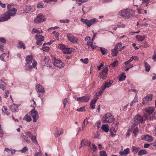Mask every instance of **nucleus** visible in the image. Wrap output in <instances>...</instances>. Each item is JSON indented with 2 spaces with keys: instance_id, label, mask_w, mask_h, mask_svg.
I'll return each mask as SVG.
<instances>
[{
  "instance_id": "1a4fd4ad",
  "label": "nucleus",
  "mask_w": 156,
  "mask_h": 156,
  "mask_svg": "<svg viewBox=\"0 0 156 156\" xmlns=\"http://www.w3.org/2000/svg\"><path fill=\"white\" fill-rule=\"evenodd\" d=\"M30 115L33 119V122H36L39 118L38 114L36 110L35 109L32 110L30 112Z\"/></svg>"
},
{
  "instance_id": "49530a36",
  "label": "nucleus",
  "mask_w": 156,
  "mask_h": 156,
  "mask_svg": "<svg viewBox=\"0 0 156 156\" xmlns=\"http://www.w3.org/2000/svg\"><path fill=\"white\" fill-rule=\"evenodd\" d=\"M58 47L59 48L62 50H64L65 48V46L62 44H59Z\"/></svg>"
},
{
  "instance_id": "6e6552de",
  "label": "nucleus",
  "mask_w": 156,
  "mask_h": 156,
  "mask_svg": "<svg viewBox=\"0 0 156 156\" xmlns=\"http://www.w3.org/2000/svg\"><path fill=\"white\" fill-rule=\"evenodd\" d=\"M30 64L26 63L25 68L27 70H31L33 67L37 69L36 67L37 64V62L35 59H34L33 60V62L32 64V66L30 65Z\"/></svg>"
},
{
  "instance_id": "680f3d73",
  "label": "nucleus",
  "mask_w": 156,
  "mask_h": 156,
  "mask_svg": "<svg viewBox=\"0 0 156 156\" xmlns=\"http://www.w3.org/2000/svg\"><path fill=\"white\" fill-rule=\"evenodd\" d=\"M98 99V98L97 97L95 98L94 99L92 100L90 102V103L94 104L96 103V102L97 101Z\"/></svg>"
},
{
  "instance_id": "58836bf2",
  "label": "nucleus",
  "mask_w": 156,
  "mask_h": 156,
  "mask_svg": "<svg viewBox=\"0 0 156 156\" xmlns=\"http://www.w3.org/2000/svg\"><path fill=\"white\" fill-rule=\"evenodd\" d=\"M112 56H116L118 55V51L115 50V49H112Z\"/></svg>"
},
{
  "instance_id": "e433bc0d",
  "label": "nucleus",
  "mask_w": 156,
  "mask_h": 156,
  "mask_svg": "<svg viewBox=\"0 0 156 156\" xmlns=\"http://www.w3.org/2000/svg\"><path fill=\"white\" fill-rule=\"evenodd\" d=\"M4 108L2 109V111L3 112L6 114L7 115H8L9 113L7 112V108L5 106H3Z\"/></svg>"
},
{
  "instance_id": "052dcab7",
  "label": "nucleus",
  "mask_w": 156,
  "mask_h": 156,
  "mask_svg": "<svg viewBox=\"0 0 156 156\" xmlns=\"http://www.w3.org/2000/svg\"><path fill=\"white\" fill-rule=\"evenodd\" d=\"M5 53H3L2 54L0 55V59L2 61H4V55Z\"/></svg>"
},
{
  "instance_id": "c03bdc74",
  "label": "nucleus",
  "mask_w": 156,
  "mask_h": 156,
  "mask_svg": "<svg viewBox=\"0 0 156 156\" xmlns=\"http://www.w3.org/2000/svg\"><path fill=\"white\" fill-rule=\"evenodd\" d=\"M67 98H65L62 100V102L64 104V108L66 107V104L67 103L68 101L67 100Z\"/></svg>"
},
{
  "instance_id": "f03ea898",
  "label": "nucleus",
  "mask_w": 156,
  "mask_h": 156,
  "mask_svg": "<svg viewBox=\"0 0 156 156\" xmlns=\"http://www.w3.org/2000/svg\"><path fill=\"white\" fill-rule=\"evenodd\" d=\"M115 119L113 115L108 113L104 115L102 118V122L103 123L112 122Z\"/></svg>"
},
{
  "instance_id": "864d4df0",
  "label": "nucleus",
  "mask_w": 156,
  "mask_h": 156,
  "mask_svg": "<svg viewBox=\"0 0 156 156\" xmlns=\"http://www.w3.org/2000/svg\"><path fill=\"white\" fill-rule=\"evenodd\" d=\"M56 131H55V134H54L55 136L56 137L59 136V131L58 130L57 127L56 128Z\"/></svg>"
},
{
  "instance_id": "6ab92c4d",
  "label": "nucleus",
  "mask_w": 156,
  "mask_h": 156,
  "mask_svg": "<svg viewBox=\"0 0 156 156\" xmlns=\"http://www.w3.org/2000/svg\"><path fill=\"white\" fill-rule=\"evenodd\" d=\"M87 45L89 48L94 49L96 47H97L96 46L94 45L93 44V41L91 40L90 41H88L87 42Z\"/></svg>"
},
{
  "instance_id": "4468645a",
  "label": "nucleus",
  "mask_w": 156,
  "mask_h": 156,
  "mask_svg": "<svg viewBox=\"0 0 156 156\" xmlns=\"http://www.w3.org/2000/svg\"><path fill=\"white\" fill-rule=\"evenodd\" d=\"M7 11L9 14L10 16H14L16 14V12L17 11V9L14 8H12V9H7Z\"/></svg>"
},
{
  "instance_id": "4c0bfd02",
  "label": "nucleus",
  "mask_w": 156,
  "mask_h": 156,
  "mask_svg": "<svg viewBox=\"0 0 156 156\" xmlns=\"http://www.w3.org/2000/svg\"><path fill=\"white\" fill-rule=\"evenodd\" d=\"M24 134L25 135L27 136L28 137V138H30L33 135L32 133L30 132H25Z\"/></svg>"
},
{
  "instance_id": "9b49d317",
  "label": "nucleus",
  "mask_w": 156,
  "mask_h": 156,
  "mask_svg": "<svg viewBox=\"0 0 156 156\" xmlns=\"http://www.w3.org/2000/svg\"><path fill=\"white\" fill-rule=\"evenodd\" d=\"M45 20L43 16V15L41 13L39 14L36 19L34 20V22L36 23H39L42 22Z\"/></svg>"
},
{
  "instance_id": "cd10ccee",
  "label": "nucleus",
  "mask_w": 156,
  "mask_h": 156,
  "mask_svg": "<svg viewBox=\"0 0 156 156\" xmlns=\"http://www.w3.org/2000/svg\"><path fill=\"white\" fill-rule=\"evenodd\" d=\"M21 137L23 139V140L25 142H27L28 143L30 142V140L28 138V137L27 136L25 135H21Z\"/></svg>"
},
{
  "instance_id": "ddd939ff",
  "label": "nucleus",
  "mask_w": 156,
  "mask_h": 156,
  "mask_svg": "<svg viewBox=\"0 0 156 156\" xmlns=\"http://www.w3.org/2000/svg\"><path fill=\"white\" fill-rule=\"evenodd\" d=\"M104 68L101 73L100 75V77L103 80L105 79L107 77L108 71V69L107 67Z\"/></svg>"
},
{
  "instance_id": "f704fd0d",
  "label": "nucleus",
  "mask_w": 156,
  "mask_h": 156,
  "mask_svg": "<svg viewBox=\"0 0 156 156\" xmlns=\"http://www.w3.org/2000/svg\"><path fill=\"white\" fill-rule=\"evenodd\" d=\"M126 78V76L124 75V73L122 74L119 77V80L120 81H122L124 80Z\"/></svg>"
},
{
  "instance_id": "2eb2a0df",
  "label": "nucleus",
  "mask_w": 156,
  "mask_h": 156,
  "mask_svg": "<svg viewBox=\"0 0 156 156\" xmlns=\"http://www.w3.org/2000/svg\"><path fill=\"white\" fill-rule=\"evenodd\" d=\"M10 17L9 14L6 12L3 14V16L1 17L2 20L3 21H6L10 19Z\"/></svg>"
},
{
  "instance_id": "ea45409f",
  "label": "nucleus",
  "mask_w": 156,
  "mask_h": 156,
  "mask_svg": "<svg viewBox=\"0 0 156 156\" xmlns=\"http://www.w3.org/2000/svg\"><path fill=\"white\" fill-rule=\"evenodd\" d=\"M31 140L34 143H37V141L36 140V137L35 136L32 135L31 136Z\"/></svg>"
},
{
  "instance_id": "c756f323",
  "label": "nucleus",
  "mask_w": 156,
  "mask_h": 156,
  "mask_svg": "<svg viewBox=\"0 0 156 156\" xmlns=\"http://www.w3.org/2000/svg\"><path fill=\"white\" fill-rule=\"evenodd\" d=\"M129 151V149L128 148L125 149L123 151L120 152V154L121 155L128 154Z\"/></svg>"
},
{
  "instance_id": "3c124183",
  "label": "nucleus",
  "mask_w": 156,
  "mask_h": 156,
  "mask_svg": "<svg viewBox=\"0 0 156 156\" xmlns=\"http://www.w3.org/2000/svg\"><path fill=\"white\" fill-rule=\"evenodd\" d=\"M91 149H93V151H96L97 149V147L94 144H92V146L91 147V145H90V147H89Z\"/></svg>"
},
{
  "instance_id": "79ce46f5",
  "label": "nucleus",
  "mask_w": 156,
  "mask_h": 156,
  "mask_svg": "<svg viewBox=\"0 0 156 156\" xmlns=\"http://www.w3.org/2000/svg\"><path fill=\"white\" fill-rule=\"evenodd\" d=\"M42 32V31H41V32L39 31V30H37L36 29H33V30L32 31L31 33H37L38 34H40Z\"/></svg>"
},
{
  "instance_id": "7ed1b4c3",
  "label": "nucleus",
  "mask_w": 156,
  "mask_h": 156,
  "mask_svg": "<svg viewBox=\"0 0 156 156\" xmlns=\"http://www.w3.org/2000/svg\"><path fill=\"white\" fill-rule=\"evenodd\" d=\"M80 21L86 24L88 27H89L91 25L95 24L98 21V20L95 18L90 20L81 18L80 19Z\"/></svg>"
},
{
  "instance_id": "a19ab883",
  "label": "nucleus",
  "mask_w": 156,
  "mask_h": 156,
  "mask_svg": "<svg viewBox=\"0 0 156 156\" xmlns=\"http://www.w3.org/2000/svg\"><path fill=\"white\" fill-rule=\"evenodd\" d=\"M80 61L82 62L83 63L87 64L89 62V60L88 58H86L84 59H80Z\"/></svg>"
},
{
  "instance_id": "9d476101",
  "label": "nucleus",
  "mask_w": 156,
  "mask_h": 156,
  "mask_svg": "<svg viewBox=\"0 0 156 156\" xmlns=\"http://www.w3.org/2000/svg\"><path fill=\"white\" fill-rule=\"evenodd\" d=\"M152 94H149L143 98L142 104L145 105L151 101L152 100Z\"/></svg>"
},
{
  "instance_id": "0eeeda50",
  "label": "nucleus",
  "mask_w": 156,
  "mask_h": 156,
  "mask_svg": "<svg viewBox=\"0 0 156 156\" xmlns=\"http://www.w3.org/2000/svg\"><path fill=\"white\" fill-rule=\"evenodd\" d=\"M67 37L68 40L73 43H77L78 41V38L73 36L70 34H68L67 35Z\"/></svg>"
},
{
  "instance_id": "39448f33",
  "label": "nucleus",
  "mask_w": 156,
  "mask_h": 156,
  "mask_svg": "<svg viewBox=\"0 0 156 156\" xmlns=\"http://www.w3.org/2000/svg\"><path fill=\"white\" fill-rule=\"evenodd\" d=\"M90 96L89 95H86L84 96L79 98L75 97V99L78 101L81 102H87L89 100Z\"/></svg>"
},
{
  "instance_id": "5701e85b",
  "label": "nucleus",
  "mask_w": 156,
  "mask_h": 156,
  "mask_svg": "<svg viewBox=\"0 0 156 156\" xmlns=\"http://www.w3.org/2000/svg\"><path fill=\"white\" fill-rule=\"evenodd\" d=\"M18 107L16 104H13L10 107V110L12 112H16L18 109Z\"/></svg>"
},
{
  "instance_id": "423d86ee",
  "label": "nucleus",
  "mask_w": 156,
  "mask_h": 156,
  "mask_svg": "<svg viewBox=\"0 0 156 156\" xmlns=\"http://www.w3.org/2000/svg\"><path fill=\"white\" fill-rule=\"evenodd\" d=\"M154 110V108L152 107H150L147 108L145 109V111L146 112V114H144V117L145 119L148 118L149 116L151 115Z\"/></svg>"
},
{
  "instance_id": "bf43d9fd",
  "label": "nucleus",
  "mask_w": 156,
  "mask_h": 156,
  "mask_svg": "<svg viewBox=\"0 0 156 156\" xmlns=\"http://www.w3.org/2000/svg\"><path fill=\"white\" fill-rule=\"evenodd\" d=\"M0 42L5 43H6V40L5 38L0 37Z\"/></svg>"
},
{
  "instance_id": "e2e57ef3",
  "label": "nucleus",
  "mask_w": 156,
  "mask_h": 156,
  "mask_svg": "<svg viewBox=\"0 0 156 156\" xmlns=\"http://www.w3.org/2000/svg\"><path fill=\"white\" fill-rule=\"evenodd\" d=\"M34 156H42V155L41 152H35Z\"/></svg>"
},
{
  "instance_id": "f257e3e1",
  "label": "nucleus",
  "mask_w": 156,
  "mask_h": 156,
  "mask_svg": "<svg viewBox=\"0 0 156 156\" xmlns=\"http://www.w3.org/2000/svg\"><path fill=\"white\" fill-rule=\"evenodd\" d=\"M146 119H145L144 115L142 117L139 114H137L133 118V125L131 126L133 129L135 127V126L139 123H142Z\"/></svg>"
},
{
  "instance_id": "6e6d98bb",
  "label": "nucleus",
  "mask_w": 156,
  "mask_h": 156,
  "mask_svg": "<svg viewBox=\"0 0 156 156\" xmlns=\"http://www.w3.org/2000/svg\"><path fill=\"white\" fill-rule=\"evenodd\" d=\"M138 132V129L136 127V128H135L133 132V133L135 134V136H136V134Z\"/></svg>"
},
{
  "instance_id": "dca6fc26",
  "label": "nucleus",
  "mask_w": 156,
  "mask_h": 156,
  "mask_svg": "<svg viewBox=\"0 0 156 156\" xmlns=\"http://www.w3.org/2000/svg\"><path fill=\"white\" fill-rule=\"evenodd\" d=\"M91 144V143L90 142H89L87 140L85 139L82 140L80 143L81 146L88 145L89 147H90Z\"/></svg>"
},
{
  "instance_id": "393cba45",
  "label": "nucleus",
  "mask_w": 156,
  "mask_h": 156,
  "mask_svg": "<svg viewBox=\"0 0 156 156\" xmlns=\"http://www.w3.org/2000/svg\"><path fill=\"white\" fill-rule=\"evenodd\" d=\"M149 119L150 120H154L156 119V111L154 112L150 116L148 117Z\"/></svg>"
},
{
  "instance_id": "b1692460",
  "label": "nucleus",
  "mask_w": 156,
  "mask_h": 156,
  "mask_svg": "<svg viewBox=\"0 0 156 156\" xmlns=\"http://www.w3.org/2000/svg\"><path fill=\"white\" fill-rule=\"evenodd\" d=\"M136 37L138 41H142L146 38L147 36L145 35L141 36L140 35H137Z\"/></svg>"
},
{
  "instance_id": "8fccbe9b",
  "label": "nucleus",
  "mask_w": 156,
  "mask_h": 156,
  "mask_svg": "<svg viewBox=\"0 0 156 156\" xmlns=\"http://www.w3.org/2000/svg\"><path fill=\"white\" fill-rule=\"evenodd\" d=\"M28 148L27 147H24L21 150H20V151L22 153H24L26 151H28Z\"/></svg>"
},
{
  "instance_id": "13d9d810",
  "label": "nucleus",
  "mask_w": 156,
  "mask_h": 156,
  "mask_svg": "<svg viewBox=\"0 0 156 156\" xmlns=\"http://www.w3.org/2000/svg\"><path fill=\"white\" fill-rule=\"evenodd\" d=\"M132 61L133 60H138V58L137 56H133L131 58Z\"/></svg>"
},
{
  "instance_id": "0e129e2a",
  "label": "nucleus",
  "mask_w": 156,
  "mask_h": 156,
  "mask_svg": "<svg viewBox=\"0 0 156 156\" xmlns=\"http://www.w3.org/2000/svg\"><path fill=\"white\" fill-rule=\"evenodd\" d=\"M60 22L61 23H68L69 22V20H68L66 19V20H60Z\"/></svg>"
},
{
  "instance_id": "72a5a7b5",
  "label": "nucleus",
  "mask_w": 156,
  "mask_h": 156,
  "mask_svg": "<svg viewBox=\"0 0 156 156\" xmlns=\"http://www.w3.org/2000/svg\"><path fill=\"white\" fill-rule=\"evenodd\" d=\"M132 149H133L132 151H133V152L134 153L136 154L139 151L140 148L138 147H137L136 146H133V147H132Z\"/></svg>"
},
{
  "instance_id": "f8f14e48",
  "label": "nucleus",
  "mask_w": 156,
  "mask_h": 156,
  "mask_svg": "<svg viewBox=\"0 0 156 156\" xmlns=\"http://www.w3.org/2000/svg\"><path fill=\"white\" fill-rule=\"evenodd\" d=\"M53 64L54 66L59 68L63 67L64 66V64L61 60L58 59H55Z\"/></svg>"
},
{
  "instance_id": "338daca9",
  "label": "nucleus",
  "mask_w": 156,
  "mask_h": 156,
  "mask_svg": "<svg viewBox=\"0 0 156 156\" xmlns=\"http://www.w3.org/2000/svg\"><path fill=\"white\" fill-rule=\"evenodd\" d=\"M14 5V4H9L7 5V9H12L11 7Z\"/></svg>"
},
{
  "instance_id": "de8ad7c7",
  "label": "nucleus",
  "mask_w": 156,
  "mask_h": 156,
  "mask_svg": "<svg viewBox=\"0 0 156 156\" xmlns=\"http://www.w3.org/2000/svg\"><path fill=\"white\" fill-rule=\"evenodd\" d=\"M118 64V61L117 60H116L111 65L113 67H115Z\"/></svg>"
},
{
  "instance_id": "bb28decb",
  "label": "nucleus",
  "mask_w": 156,
  "mask_h": 156,
  "mask_svg": "<svg viewBox=\"0 0 156 156\" xmlns=\"http://www.w3.org/2000/svg\"><path fill=\"white\" fill-rule=\"evenodd\" d=\"M41 37V40H40L39 39H37V44L38 45H41L42 44V42L43 41L44 39V37L43 36H40Z\"/></svg>"
},
{
  "instance_id": "603ef678",
  "label": "nucleus",
  "mask_w": 156,
  "mask_h": 156,
  "mask_svg": "<svg viewBox=\"0 0 156 156\" xmlns=\"http://www.w3.org/2000/svg\"><path fill=\"white\" fill-rule=\"evenodd\" d=\"M44 7V5L43 3H40L37 5V7L38 8H43Z\"/></svg>"
},
{
  "instance_id": "4d7b16f0",
  "label": "nucleus",
  "mask_w": 156,
  "mask_h": 156,
  "mask_svg": "<svg viewBox=\"0 0 156 156\" xmlns=\"http://www.w3.org/2000/svg\"><path fill=\"white\" fill-rule=\"evenodd\" d=\"M100 156H107V154H106L105 152L104 151H102L100 152Z\"/></svg>"
},
{
  "instance_id": "20e7f679",
  "label": "nucleus",
  "mask_w": 156,
  "mask_h": 156,
  "mask_svg": "<svg viewBox=\"0 0 156 156\" xmlns=\"http://www.w3.org/2000/svg\"><path fill=\"white\" fill-rule=\"evenodd\" d=\"M130 11L129 9H123L120 11L119 12V15H120L123 18L126 19L129 18L130 16Z\"/></svg>"
},
{
  "instance_id": "c9c22d12",
  "label": "nucleus",
  "mask_w": 156,
  "mask_h": 156,
  "mask_svg": "<svg viewBox=\"0 0 156 156\" xmlns=\"http://www.w3.org/2000/svg\"><path fill=\"white\" fill-rule=\"evenodd\" d=\"M100 48L103 55H105L107 54L106 50L105 48L100 47Z\"/></svg>"
},
{
  "instance_id": "4be33fe9",
  "label": "nucleus",
  "mask_w": 156,
  "mask_h": 156,
  "mask_svg": "<svg viewBox=\"0 0 156 156\" xmlns=\"http://www.w3.org/2000/svg\"><path fill=\"white\" fill-rule=\"evenodd\" d=\"M109 126L107 124H103L101 127L102 130L106 133H107L109 131Z\"/></svg>"
},
{
  "instance_id": "774afa93",
  "label": "nucleus",
  "mask_w": 156,
  "mask_h": 156,
  "mask_svg": "<svg viewBox=\"0 0 156 156\" xmlns=\"http://www.w3.org/2000/svg\"><path fill=\"white\" fill-rule=\"evenodd\" d=\"M0 88L4 90L5 89V86L4 84H0Z\"/></svg>"
},
{
  "instance_id": "c85d7f7f",
  "label": "nucleus",
  "mask_w": 156,
  "mask_h": 156,
  "mask_svg": "<svg viewBox=\"0 0 156 156\" xmlns=\"http://www.w3.org/2000/svg\"><path fill=\"white\" fill-rule=\"evenodd\" d=\"M72 52V50L70 48H65L63 51L65 54H70Z\"/></svg>"
},
{
  "instance_id": "69168bd1",
  "label": "nucleus",
  "mask_w": 156,
  "mask_h": 156,
  "mask_svg": "<svg viewBox=\"0 0 156 156\" xmlns=\"http://www.w3.org/2000/svg\"><path fill=\"white\" fill-rule=\"evenodd\" d=\"M49 58L48 57H44V62H45V63H48L49 62Z\"/></svg>"
},
{
  "instance_id": "37998d69",
  "label": "nucleus",
  "mask_w": 156,
  "mask_h": 156,
  "mask_svg": "<svg viewBox=\"0 0 156 156\" xmlns=\"http://www.w3.org/2000/svg\"><path fill=\"white\" fill-rule=\"evenodd\" d=\"M85 107L84 106H83L80 107L79 108H78L76 110V111L79 112H82L85 111Z\"/></svg>"
},
{
  "instance_id": "09e8293b",
  "label": "nucleus",
  "mask_w": 156,
  "mask_h": 156,
  "mask_svg": "<svg viewBox=\"0 0 156 156\" xmlns=\"http://www.w3.org/2000/svg\"><path fill=\"white\" fill-rule=\"evenodd\" d=\"M141 46L142 47L144 48H146L149 47V45L148 44V43L146 42H144L143 44L141 45Z\"/></svg>"
},
{
  "instance_id": "f3484780",
  "label": "nucleus",
  "mask_w": 156,
  "mask_h": 156,
  "mask_svg": "<svg viewBox=\"0 0 156 156\" xmlns=\"http://www.w3.org/2000/svg\"><path fill=\"white\" fill-rule=\"evenodd\" d=\"M36 90H37V92L38 93H44L45 90L44 88L40 84H37L36 86Z\"/></svg>"
},
{
  "instance_id": "2f4dec72",
  "label": "nucleus",
  "mask_w": 156,
  "mask_h": 156,
  "mask_svg": "<svg viewBox=\"0 0 156 156\" xmlns=\"http://www.w3.org/2000/svg\"><path fill=\"white\" fill-rule=\"evenodd\" d=\"M147 153V152L144 150H140L138 153V155L139 156H141L143 155L146 154Z\"/></svg>"
},
{
  "instance_id": "473e14b6",
  "label": "nucleus",
  "mask_w": 156,
  "mask_h": 156,
  "mask_svg": "<svg viewBox=\"0 0 156 156\" xmlns=\"http://www.w3.org/2000/svg\"><path fill=\"white\" fill-rule=\"evenodd\" d=\"M23 119L25 120L28 122L30 121L31 120V117L28 115V114H26L23 118Z\"/></svg>"
},
{
  "instance_id": "aec40b11",
  "label": "nucleus",
  "mask_w": 156,
  "mask_h": 156,
  "mask_svg": "<svg viewBox=\"0 0 156 156\" xmlns=\"http://www.w3.org/2000/svg\"><path fill=\"white\" fill-rule=\"evenodd\" d=\"M33 60V56L32 55H27L26 58V63L31 64Z\"/></svg>"
},
{
  "instance_id": "a211bd4d",
  "label": "nucleus",
  "mask_w": 156,
  "mask_h": 156,
  "mask_svg": "<svg viewBox=\"0 0 156 156\" xmlns=\"http://www.w3.org/2000/svg\"><path fill=\"white\" fill-rule=\"evenodd\" d=\"M112 83V80H110L109 82H106L105 83L103 86L102 87V90H104L107 87H109L111 86Z\"/></svg>"
},
{
  "instance_id": "412c9836",
  "label": "nucleus",
  "mask_w": 156,
  "mask_h": 156,
  "mask_svg": "<svg viewBox=\"0 0 156 156\" xmlns=\"http://www.w3.org/2000/svg\"><path fill=\"white\" fill-rule=\"evenodd\" d=\"M144 140L148 142H150L153 140V138L149 135H147L144 136Z\"/></svg>"
},
{
  "instance_id": "a18cd8bd",
  "label": "nucleus",
  "mask_w": 156,
  "mask_h": 156,
  "mask_svg": "<svg viewBox=\"0 0 156 156\" xmlns=\"http://www.w3.org/2000/svg\"><path fill=\"white\" fill-rule=\"evenodd\" d=\"M44 2L47 3H49L52 2H57V0H43Z\"/></svg>"
},
{
  "instance_id": "a878e982",
  "label": "nucleus",
  "mask_w": 156,
  "mask_h": 156,
  "mask_svg": "<svg viewBox=\"0 0 156 156\" xmlns=\"http://www.w3.org/2000/svg\"><path fill=\"white\" fill-rule=\"evenodd\" d=\"M18 47L19 48H23V49H25L26 48L24 43L22 41H20L19 42L18 44Z\"/></svg>"
},
{
  "instance_id": "7c9ffc66",
  "label": "nucleus",
  "mask_w": 156,
  "mask_h": 156,
  "mask_svg": "<svg viewBox=\"0 0 156 156\" xmlns=\"http://www.w3.org/2000/svg\"><path fill=\"white\" fill-rule=\"evenodd\" d=\"M144 65L145 68V71L147 72H149L151 68L150 65L147 62H145L144 63Z\"/></svg>"
},
{
  "instance_id": "5fc2aeb1",
  "label": "nucleus",
  "mask_w": 156,
  "mask_h": 156,
  "mask_svg": "<svg viewBox=\"0 0 156 156\" xmlns=\"http://www.w3.org/2000/svg\"><path fill=\"white\" fill-rule=\"evenodd\" d=\"M49 49V48L48 46H43L42 50L44 51H48Z\"/></svg>"
}]
</instances>
